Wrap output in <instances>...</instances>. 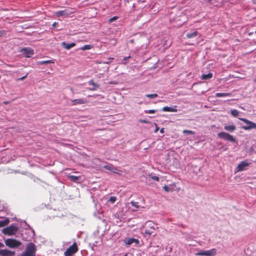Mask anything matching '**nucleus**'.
I'll use <instances>...</instances> for the list:
<instances>
[{
    "instance_id": "obj_1",
    "label": "nucleus",
    "mask_w": 256,
    "mask_h": 256,
    "mask_svg": "<svg viewBox=\"0 0 256 256\" xmlns=\"http://www.w3.org/2000/svg\"><path fill=\"white\" fill-rule=\"evenodd\" d=\"M144 228V236L149 238L151 236H154L156 234V225L152 222H146Z\"/></svg>"
},
{
    "instance_id": "obj_2",
    "label": "nucleus",
    "mask_w": 256,
    "mask_h": 256,
    "mask_svg": "<svg viewBox=\"0 0 256 256\" xmlns=\"http://www.w3.org/2000/svg\"><path fill=\"white\" fill-rule=\"evenodd\" d=\"M36 250L34 244L30 242L28 245L25 251L22 254V256H35Z\"/></svg>"
},
{
    "instance_id": "obj_3",
    "label": "nucleus",
    "mask_w": 256,
    "mask_h": 256,
    "mask_svg": "<svg viewBox=\"0 0 256 256\" xmlns=\"http://www.w3.org/2000/svg\"><path fill=\"white\" fill-rule=\"evenodd\" d=\"M75 12V10L72 8H68L63 10H60L54 12V15L58 17L64 16L67 18L70 14H73Z\"/></svg>"
},
{
    "instance_id": "obj_4",
    "label": "nucleus",
    "mask_w": 256,
    "mask_h": 256,
    "mask_svg": "<svg viewBox=\"0 0 256 256\" xmlns=\"http://www.w3.org/2000/svg\"><path fill=\"white\" fill-rule=\"evenodd\" d=\"M18 228L14 224L2 229V232L5 235L12 236L14 234L18 231Z\"/></svg>"
},
{
    "instance_id": "obj_5",
    "label": "nucleus",
    "mask_w": 256,
    "mask_h": 256,
    "mask_svg": "<svg viewBox=\"0 0 256 256\" xmlns=\"http://www.w3.org/2000/svg\"><path fill=\"white\" fill-rule=\"evenodd\" d=\"M5 244L10 248H16L20 246L22 243L16 239L8 238L5 240Z\"/></svg>"
},
{
    "instance_id": "obj_6",
    "label": "nucleus",
    "mask_w": 256,
    "mask_h": 256,
    "mask_svg": "<svg viewBox=\"0 0 256 256\" xmlns=\"http://www.w3.org/2000/svg\"><path fill=\"white\" fill-rule=\"evenodd\" d=\"M78 250L77 244L74 242L71 246H70L64 252V256H72L76 254Z\"/></svg>"
},
{
    "instance_id": "obj_7",
    "label": "nucleus",
    "mask_w": 256,
    "mask_h": 256,
    "mask_svg": "<svg viewBox=\"0 0 256 256\" xmlns=\"http://www.w3.org/2000/svg\"><path fill=\"white\" fill-rule=\"evenodd\" d=\"M239 119L247 124L246 126H242V128L244 130H249L256 128V123L251 122L245 118H240Z\"/></svg>"
},
{
    "instance_id": "obj_8",
    "label": "nucleus",
    "mask_w": 256,
    "mask_h": 256,
    "mask_svg": "<svg viewBox=\"0 0 256 256\" xmlns=\"http://www.w3.org/2000/svg\"><path fill=\"white\" fill-rule=\"evenodd\" d=\"M216 249L212 248L208 250H201L196 254V256H214L216 254Z\"/></svg>"
},
{
    "instance_id": "obj_9",
    "label": "nucleus",
    "mask_w": 256,
    "mask_h": 256,
    "mask_svg": "<svg viewBox=\"0 0 256 256\" xmlns=\"http://www.w3.org/2000/svg\"><path fill=\"white\" fill-rule=\"evenodd\" d=\"M218 138L224 139V140H226L230 142H235L236 140L232 136L230 135L228 133L225 132H220L218 134Z\"/></svg>"
},
{
    "instance_id": "obj_10",
    "label": "nucleus",
    "mask_w": 256,
    "mask_h": 256,
    "mask_svg": "<svg viewBox=\"0 0 256 256\" xmlns=\"http://www.w3.org/2000/svg\"><path fill=\"white\" fill-rule=\"evenodd\" d=\"M19 52L26 58H30L34 54V51L30 48H21Z\"/></svg>"
},
{
    "instance_id": "obj_11",
    "label": "nucleus",
    "mask_w": 256,
    "mask_h": 256,
    "mask_svg": "<svg viewBox=\"0 0 256 256\" xmlns=\"http://www.w3.org/2000/svg\"><path fill=\"white\" fill-rule=\"evenodd\" d=\"M72 106H76L78 104H86L88 100L86 98H78L72 100L70 101Z\"/></svg>"
},
{
    "instance_id": "obj_12",
    "label": "nucleus",
    "mask_w": 256,
    "mask_h": 256,
    "mask_svg": "<svg viewBox=\"0 0 256 256\" xmlns=\"http://www.w3.org/2000/svg\"><path fill=\"white\" fill-rule=\"evenodd\" d=\"M250 163L247 160H244L240 162L237 166L236 170L238 172L242 171L246 169V167L249 166Z\"/></svg>"
},
{
    "instance_id": "obj_13",
    "label": "nucleus",
    "mask_w": 256,
    "mask_h": 256,
    "mask_svg": "<svg viewBox=\"0 0 256 256\" xmlns=\"http://www.w3.org/2000/svg\"><path fill=\"white\" fill-rule=\"evenodd\" d=\"M126 245L129 246L132 243H135L136 246H138L140 244V240L138 239L134 238H126L124 240Z\"/></svg>"
},
{
    "instance_id": "obj_14",
    "label": "nucleus",
    "mask_w": 256,
    "mask_h": 256,
    "mask_svg": "<svg viewBox=\"0 0 256 256\" xmlns=\"http://www.w3.org/2000/svg\"><path fill=\"white\" fill-rule=\"evenodd\" d=\"M15 252L8 250H0V256H14Z\"/></svg>"
},
{
    "instance_id": "obj_15",
    "label": "nucleus",
    "mask_w": 256,
    "mask_h": 256,
    "mask_svg": "<svg viewBox=\"0 0 256 256\" xmlns=\"http://www.w3.org/2000/svg\"><path fill=\"white\" fill-rule=\"evenodd\" d=\"M88 84L90 86H91L88 88L90 90H94L96 89L98 87V85L94 83L93 81H89Z\"/></svg>"
},
{
    "instance_id": "obj_16",
    "label": "nucleus",
    "mask_w": 256,
    "mask_h": 256,
    "mask_svg": "<svg viewBox=\"0 0 256 256\" xmlns=\"http://www.w3.org/2000/svg\"><path fill=\"white\" fill-rule=\"evenodd\" d=\"M224 130L230 132H234L236 130V126L234 124L225 126H224Z\"/></svg>"
},
{
    "instance_id": "obj_17",
    "label": "nucleus",
    "mask_w": 256,
    "mask_h": 256,
    "mask_svg": "<svg viewBox=\"0 0 256 256\" xmlns=\"http://www.w3.org/2000/svg\"><path fill=\"white\" fill-rule=\"evenodd\" d=\"M62 46L66 50H70L76 46V44L72 42L70 44H67L66 42H62Z\"/></svg>"
},
{
    "instance_id": "obj_18",
    "label": "nucleus",
    "mask_w": 256,
    "mask_h": 256,
    "mask_svg": "<svg viewBox=\"0 0 256 256\" xmlns=\"http://www.w3.org/2000/svg\"><path fill=\"white\" fill-rule=\"evenodd\" d=\"M164 112H177L178 110L174 108L164 106L162 108Z\"/></svg>"
},
{
    "instance_id": "obj_19",
    "label": "nucleus",
    "mask_w": 256,
    "mask_h": 256,
    "mask_svg": "<svg viewBox=\"0 0 256 256\" xmlns=\"http://www.w3.org/2000/svg\"><path fill=\"white\" fill-rule=\"evenodd\" d=\"M10 222V221L8 218H6L4 220H0V228L7 226L9 224Z\"/></svg>"
},
{
    "instance_id": "obj_20",
    "label": "nucleus",
    "mask_w": 256,
    "mask_h": 256,
    "mask_svg": "<svg viewBox=\"0 0 256 256\" xmlns=\"http://www.w3.org/2000/svg\"><path fill=\"white\" fill-rule=\"evenodd\" d=\"M232 95L231 93L228 92H218L216 94V97H222V96H230Z\"/></svg>"
},
{
    "instance_id": "obj_21",
    "label": "nucleus",
    "mask_w": 256,
    "mask_h": 256,
    "mask_svg": "<svg viewBox=\"0 0 256 256\" xmlns=\"http://www.w3.org/2000/svg\"><path fill=\"white\" fill-rule=\"evenodd\" d=\"M212 74L209 72L207 74H204L202 76V78L203 80L210 79L212 78Z\"/></svg>"
},
{
    "instance_id": "obj_22",
    "label": "nucleus",
    "mask_w": 256,
    "mask_h": 256,
    "mask_svg": "<svg viewBox=\"0 0 256 256\" xmlns=\"http://www.w3.org/2000/svg\"><path fill=\"white\" fill-rule=\"evenodd\" d=\"M198 34V32H196V31H194V32H190V33H188L186 34V36L188 38H192L196 36Z\"/></svg>"
},
{
    "instance_id": "obj_23",
    "label": "nucleus",
    "mask_w": 256,
    "mask_h": 256,
    "mask_svg": "<svg viewBox=\"0 0 256 256\" xmlns=\"http://www.w3.org/2000/svg\"><path fill=\"white\" fill-rule=\"evenodd\" d=\"M68 177L70 180L74 182H76L80 178V176H70Z\"/></svg>"
},
{
    "instance_id": "obj_24",
    "label": "nucleus",
    "mask_w": 256,
    "mask_h": 256,
    "mask_svg": "<svg viewBox=\"0 0 256 256\" xmlns=\"http://www.w3.org/2000/svg\"><path fill=\"white\" fill-rule=\"evenodd\" d=\"M92 48V46H91L90 44H86V45H84V46H83L82 47H81L80 48V50H90Z\"/></svg>"
},
{
    "instance_id": "obj_25",
    "label": "nucleus",
    "mask_w": 256,
    "mask_h": 256,
    "mask_svg": "<svg viewBox=\"0 0 256 256\" xmlns=\"http://www.w3.org/2000/svg\"><path fill=\"white\" fill-rule=\"evenodd\" d=\"M130 204L132 206L136 208H140V206L138 204V202L132 201Z\"/></svg>"
},
{
    "instance_id": "obj_26",
    "label": "nucleus",
    "mask_w": 256,
    "mask_h": 256,
    "mask_svg": "<svg viewBox=\"0 0 256 256\" xmlns=\"http://www.w3.org/2000/svg\"><path fill=\"white\" fill-rule=\"evenodd\" d=\"M230 114L234 116H237L239 114V112L236 110H232L230 112Z\"/></svg>"
},
{
    "instance_id": "obj_27",
    "label": "nucleus",
    "mask_w": 256,
    "mask_h": 256,
    "mask_svg": "<svg viewBox=\"0 0 256 256\" xmlns=\"http://www.w3.org/2000/svg\"><path fill=\"white\" fill-rule=\"evenodd\" d=\"M158 94H146V96L150 98H155L158 97Z\"/></svg>"
},
{
    "instance_id": "obj_28",
    "label": "nucleus",
    "mask_w": 256,
    "mask_h": 256,
    "mask_svg": "<svg viewBox=\"0 0 256 256\" xmlns=\"http://www.w3.org/2000/svg\"><path fill=\"white\" fill-rule=\"evenodd\" d=\"M116 198L114 196H112L110 198L109 202L112 203L114 204L116 201Z\"/></svg>"
},
{
    "instance_id": "obj_29",
    "label": "nucleus",
    "mask_w": 256,
    "mask_h": 256,
    "mask_svg": "<svg viewBox=\"0 0 256 256\" xmlns=\"http://www.w3.org/2000/svg\"><path fill=\"white\" fill-rule=\"evenodd\" d=\"M183 133L188 134H194V132H192V130H183Z\"/></svg>"
},
{
    "instance_id": "obj_30",
    "label": "nucleus",
    "mask_w": 256,
    "mask_h": 256,
    "mask_svg": "<svg viewBox=\"0 0 256 256\" xmlns=\"http://www.w3.org/2000/svg\"><path fill=\"white\" fill-rule=\"evenodd\" d=\"M104 168L108 170H112L114 168L112 166L106 165L104 166Z\"/></svg>"
},
{
    "instance_id": "obj_31",
    "label": "nucleus",
    "mask_w": 256,
    "mask_h": 256,
    "mask_svg": "<svg viewBox=\"0 0 256 256\" xmlns=\"http://www.w3.org/2000/svg\"><path fill=\"white\" fill-rule=\"evenodd\" d=\"M112 172L114 174H120V172H121V170H118V169H116V168H114L113 170H112Z\"/></svg>"
},
{
    "instance_id": "obj_32",
    "label": "nucleus",
    "mask_w": 256,
    "mask_h": 256,
    "mask_svg": "<svg viewBox=\"0 0 256 256\" xmlns=\"http://www.w3.org/2000/svg\"><path fill=\"white\" fill-rule=\"evenodd\" d=\"M150 176L152 178V180L158 182L159 181V178L157 176H151V175H150Z\"/></svg>"
},
{
    "instance_id": "obj_33",
    "label": "nucleus",
    "mask_w": 256,
    "mask_h": 256,
    "mask_svg": "<svg viewBox=\"0 0 256 256\" xmlns=\"http://www.w3.org/2000/svg\"><path fill=\"white\" fill-rule=\"evenodd\" d=\"M7 32L4 30H0V36H2L6 34Z\"/></svg>"
},
{
    "instance_id": "obj_34",
    "label": "nucleus",
    "mask_w": 256,
    "mask_h": 256,
    "mask_svg": "<svg viewBox=\"0 0 256 256\" xmlns=\"http://www.w3.org/2000/svg\"><path fill=\"white\" fill-rule=\"evenodd\" d=\"M156 112V110H148V112H146L148 113V114H154Z\"/></svg>"
},
{
    "instance_id": "obj_35",
    "label": "nucleus",
    "mask_w": 256,
    "mask_h": 256,
    "mask_svg": "<svg viewBox=\"0 0 256 256\" xmlns=\"http://www.w3.org/2000/svg\"><path fill=\"white\" fill-rule=\"evenodd\" d=\"M163 188L166 192H168L170 189V188L168 186H164Z\"/></svg>"
},
{
    "instance_id": "obj_36",
    "label": "nucleus",
    "mask_w": 256,
    "mask_h": 256,
    "mask_svg": "<svg viewBox=\"0 0 256 256\" xmlns=\"http://www.w3.org/2000/svg\"><path fill=\"white\" fill-rule=\"evenodd\" d=\"M117 18H118L116 16H114L113 18H110V19L109 21H110V22H112L116 20Z\"/></svg>"
},
{
    "instance_id": "obj_37",
    "label": "nucleus",
    "mask_w": 256,
    "mask_h": 256,
    "mask_svg": "<svg viewBox=\"0 0 256 256\" xmlns=\"http://www.w3.org/2000/svg\"><path fill=\"white\" fill-rule=\"evenodd\" d=\"M50 62V60H46V61H42L40 62V64H45L47 63H49Z\"/></svg>"
},
{
    "instance_id": "obj_38",
    "label": "nucleus",
    "mask_w": 256,
    "mask_h": 256,
    "mask_svg": "<svg viewBox=\"0 0 256 256\" xmlns=\"http://www.w3.org/2000/svg\"><path fill=\"white\" fill-rule=\"evenodd\" d=\"M110 84H118V82H116V81H112Z\"/></svg>"
},
{
    "instance_id": "obj_39",
    "label": "nucleus",
    "mask_w": 256,
    "mask_h": 256,
    "mask_svg": "<svg viewBox=\"0 0 256 256\" xmlns=\"http://www.w3.org/2000/svg\"><path fill=\"white\" fill-rule=\"evenodd\" d=\"M130 56H126L124 58V60H126L128 58H130Z\"/></svg>"
},
{
    "instance_id": "obj_40",
    "label": "nucleus",
    "mask_w": 256,
    "mask_h": 256,
    "mask_svg": "<svg viewBox=\"0 0 256 256\" xmlns=\"http://www.w3.org/2000/svg\"><path fill=\"white\" fill-rule=\"evenodd\" d=\"M26 78V76H22L20 78H18V80H23L24 78Z\"/></svg>"
},
{
    "instance_id": "obj_41",
    "label": "nucleus",
    "mask_w": 256,
    "mask_h": 256,
    "mask_svg": "<svg viewBox=\"0 0 256 256\" xmlns=\"http://www.w3.org/2000/svg\"><path fill=\"white\" fill-rule=\"evenodd\" d=\"M9 103H10V102H8V101H4V102H3V104H8Z\"/></svg>"
},
{
    "instance_id": "obj_42",
    "label": "nucleus",
    "mask_w": 256,
    "mask_h": 256,
    "mask_svg": "<svg viewBox=\"0 0 256 256\" xmlns=\"http://www.w3.org/2000/svg\"><path fill=\"white\" fill-rule=\"evenodd\" d=\"M4 244L2 242H0V248L4 247Z\"/></svg>"
},
{
    "instance_id": "obj_43",
    "label": "nucleus",
    "mask_w": 256,
    "mask_h": 256,
    "mask_svg": "<svg viewBox=\"0 0 256 256\" xmlns=\"http://www.w3.org/2000/svg\"><path fill=\"white\" fill-rule=\"evenodd\" d=\"M160 133H163L164 132V129L162 128L160 130Z\"/></svg>"
},
{
    "instance_id": "obj_44",
    "label": "nucleus",
    "mask_w": 256,
    "mask_h": 256,
    "mask_svg": "<svg viewBox=\"0 0 256 256\" xmlns=\"http://www.w3.org/2000/svg\"><path fill=\"white\" fill-rule=\"evenodd\" d=\"M158 129H159V128L156 126V129L155 130V132H156L158 131Z\"/></svg>"
},
{
    "instance_id": "obj_45",
    "label": "nucleus",
    "mask_w": 256,
    "mask_h": 256,
    "mask_svg": "<svg viewBox=\"0 0 256 256\" xmlns=\"http://www.w3.org/2000/svg\"><path fill=\"white\" fill-rule=\"evenodd\" d=\"M56 22H54L53 24H52L53 27H55V26H56Z\"/></svg>"
},
{
    "instance_id": "obj_46",
    "label": "nucleus",
    "mask_w": 256,
    "mask_h": 256,
    "mask_svg": "<svg viewBox=\"0 0 256 256\" xmlns=\"http://www.w3.org/2000/svg\"><path fill=\"white\" fill-rule=\"evenodd\" d=\"M142 122H144V123H146L147 122L146 120H144L142 121Z\"/></svg>"
},
{
    "instance_id": "obj_47",
    "label": "nucleus",
    "mask_w": 256,
    "mask_h": 256,
    "mask_svg": "<svg viewBox=\"0 0 256 256\" xmlns=\"http://www.w3.org/2000/svg\"><path fill=\"white\" fill-rule=\"evenodd\" d=\"M104 64H108V63H109V62H104Z\"/></svg>"
},
{
    "instance_id": "obj_48",
    "label": "nucleus",
    "mask_w": 256,
    "mask_h": 256,
    "mask_svg": "<svg viewBox=\"0 0 256 256\" xmlns=\"http://www.w3.org/2000/svg\"><path fill=\"white\" fill-rule=\"evenodd\" d=\"M108 59H113V58H109Z\"/></svg>"
},
{
    "instance_id": "obj_49",
    "label": "nucleus",
    "mask_w": 256,
    "mask_h": 256,
    "mask_svg": "<svg viewBox=\"0 0 256 256\" xmlns=\"http://www.w3.org/2000/svg\"><path fill=\"white\" fill-rule=\"evenodd\" d=\"M255 33L256 34V30Z\"/></svg>"
}]
</instances>
